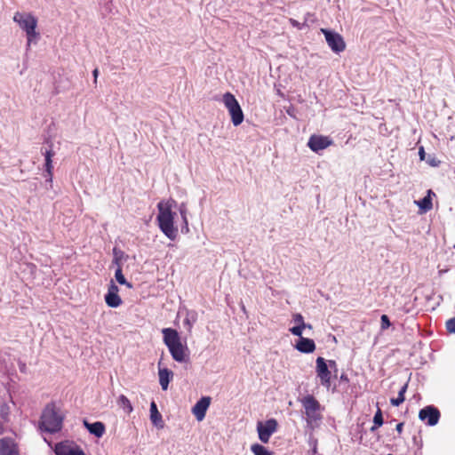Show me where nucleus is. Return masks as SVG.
Wrapping results in <instances>:
<instances>
[{"label":"nucleus","instance_id":"obj_1","mask_svg":"<svg viewBox=\"0 0 455 455\" xmlns=\"http://www.w3.org/2000/svg\"><path fill=\"white\" fill-rule=\"evenodd\" d=\"M164 342L168 347L173 360L179 363H184L188 360V348L183 345L179 332L172 328H164L162 330Z\"/></svg>","mask_w":455,"mask_h":455},{"label":"nucleus","instance_id":"obj_2","mask_svg":"<svg viewBox=\"0 0 455 455\" xmlns=\"http://www.w3.org/2000/svg\"><path fill=\"white\" fill-rule=\"evenodd\" d=\"M64 416L56 408L54 403H49L43 411L40 427L48 433H56L62 427Z\"/></svg>","mask_w":455,"mask_h":455},{"label":"nucleus","instance_id":"obj_3","mask_svg":"<svg viewBox=\"0 0 455 455\" xmlns=\"http://www.w3.org/2000/svg\"><path fill=\"white\" fill-rule=\"evenodd\" d=\"M157 207L159 211L157 220L160 229L168 238L174 240L178 231L173 225L175 213L172 212V204L169 202H160Z\"/></svg>","mask_w":455,"mask_h":455},{"label":"nucleus","instance_id":"obj_4","mask_svg":"<svg viewBox=\"0 0 455 455\" xmlns=\"http://www.w3.org/2000/svg\"><path fill=\"white\" fill-rule=\"evenodd\" d=\"M13 21L26 32L27 46L29 47L31 43L39 37V33L36 31L37 19L32 13L16 12L13 16Z\"/></svg>","mask_w":455,"mask_h":455},{"label":"nucleus","instance_id":"obj_5","mask_svg":"<svg viewBox=\"0 0 455 455\" xmlns=\"http://www.w3.org/2000/svg\"><path fill=\"white\" fill-rule=\"evenodd\" d=\"M300 403L305 410L307 425L312 427L318 426L322 419L321 404L316 398L312 395H307L300 400Z\"/></svg>","mask_w":455,"mask_h":455},{"label":"nucleus","instance_id":"obj_6","mask_svg":"<svg viewBox=\"0 0 455 455\" xmlns=\"http://www.w3.org/2000/svg\"><path fill=\"white\" fill-rule=\"evenodd\" d=\"M223 102L228 110L233 124L235 126L240 125L243 121L244 116L235 96L230 92L225 93L223 96Z\"/></svg>","mask_w":455,"mask_h":455},{"label":"nucleus","instance_id":"obj_7","mask_svg":"<svg viewBox=\"0 0 455 455\" xmlns=\"http://www.w3.org/2000/svg\"><path fill=\"white\" fill-rule=\"evenodd\" d=\"M321 32L324 35L325 40L329 47L334 52H341L346 48V44L343 37L336 32H332L326 28H321Z\"/></svg>","mask_w":455,"mask_h":455},{"label":"nucleus","instance_id":"obj_8","mask_svg":"<svg viewBox=\"0 0 455 455\" xmlns=\"http://www.w3.org/2000/svg\"><path fill=\"white\" fill-rule=\"evenodd\" d=\"M277 427L278 423L275 419H270L265 423L258 422L257 431L259 440L264 443H267L270 436L277 430Z\"/></svg>","mask_w":455,"mask_h":455},{"label":"nucleus","instance_id":"obj_9","mask_svg":"<svg viewBox=\"0 0 455 455\" xmlns=\"http://www.w3.org/2000/svg\"><path fill=\"white\" fill-rule=\"evenodd\" d=\"M315 372L319 378L321 384L329 388L331 387V372L329 370V366L323 357H317L316 359Z\"/></svg>","mask_w":455,"mask_h":455},{"label":"nucleus","instance_id":"obj_10","mask_svg":"<svg viewBox=\"0 0 455 455\" xmlns=\"http://www.w3.org/2000/svg\"><path fill=\"white\" fill-rule=\"evenodd\" d=\"M333 144V140L323 135L313 134L307 141V147L315 153L323 150Z\"/></svg>","mask_w":455,"mask_h":455},{"label":"nucleus","instance_id":"obj_11","mask_svg":"<svg viewBox=\"0 0 455 455\" xmlns=\"http://www.w3.org/2000/svg\"><path fill=\"white\" fill-rule=\"evenodd\" d=\"M440 411L437 408L428 405L421 409L419 412L420 420L427 422L428 426H435L440 419Z\"/></svg>","mask_w":455,"mask_h":455},{"label":"nucleus","instance_id":"obj_12","mask_svg":"<svg viewBox=\"0 0 455 455\" xmlns=\"http://www.w3.org/2000/svg\"><path fill=\"white\" fill-rule=\"evenodd\" d=\"M54 452L56 455H85L78 445L68 442L57 443L54 448Z\"/></svg>","mask_w":455,"mask_h":455},{"label":"nucleus","instance_id":"obj_13","mask_svg":"<svg viewBox=\"0 0 455 455\" xmlns=\"http://www.w3.org/2000/svg\"><path fill=\"white\" fill-rule=\"evenodd\" d=\"M212 398L210 396H203L192 408V413L198 421H202L206 415V411L210 407Z\"/></svg>","mask_w":455,"mask_h":455},{"label":"nucleus","instance_id":"obj_14","mask_svg":"<svg viewBox=\"0 0 455 455\" xmlns=\"http://www.w3.org/2000/svg\"><path fill=\"white\" fill-rule=\"evenodd\" d=\"M118 291L119 289L117 285L113 281H111L108 292L105 295V301L108 307H117L123 303L122 299L118 295Z\"/></svg>","mask_w":455,"mask_h":455},{"label":"nucleus","instance_id":"obj_15","mask_svg":"<svg viewBox=\"0 0 455 455\" xmlns=\"http://www.w3.org/2000/svg\"><path fill=\"white\" fill-rule=\"evenodd\" d=\"M0 455H20L17 443L10 437L1 438Z\"/></svg>","mask_w":455,"mask_h":455},{"label":"nucleus","instance_id":"obj_16","mask_svg":"<svg viewBox=\"0 0 455 455\" xmlns=\"http://www.w3.org/2000/svg\"><path fill=\"white\" fill-rule=\"evenodd\" d=\"M158 376L159 383L163 390H167L170 381L173 378V372L167 369L161 367V362L158 363Z\"/></svg>","mask_w":455,"mask_h":455},{"label":"nucleus","instance_id":"obj_17","mask_svg":"<svg viewBox=\"0 0 455 455\" xmlns=\"http://www.w3.org/2000/svg\"><path fill=\"white\" fill-rule=\"evenodd\" d=\"M55 152L52 150V143L51 142L50 149L46 150L44 153V158H45V172L46 177L49 181L52 180L53 176V165H52V157L54 156Z\"/></svg>","mask_w":455,"mask_h":455},{"label":"nucleus","instance_id":"obj_18","mask_svg":"<svg viewBox=\"0 0 455 455\" xmlns=\"http://www.w3.org/2000/svg\"><path fill=\"white\" fill-rule=\"evenodd\" d=\"M296 348L301 353H313L315 350V344L313 339L300 336L296 344Z\"/></svg>","mask_w":455,"mask_h":455},{"label":"nucleus","instance_id":"obj_19","mask_svg":"<svg viewBox=\"0 0 455 455\" xmlns=\"http://www.w3.org/2000/svg\"><path fill=\"white\" fill-rule=\"evenodd\" d=\"M84 425L91 434L97 437H101L105 433V425L100 421L89 423L88 421L84 420Z\"/></svg>","mask_w":455,"mask_h":455},{"label":"nucleus","instance_id":"obj_20","mask_svg":"<svg viewBox=\"0 0 455 455\" xmlns=\"http://www.w3.org/2000/svg\"><path fill=\"white\" fill-rule=\"evenodd\" d=\"M435 195L434 192L429 189L427 195L421 200L415 201V204L419 207L421 213L427 212L433 208L431 196Z\"/></svg>","mask_w":455,"mask_h":455},{"label":"nucleus","instance_id":"obj_21","mask_svg":"<svg viewBox=\"0 0 455 455\" xmlns=\"http://www.w3.org/2000/svg\"><path fill=\"white\" fill-rule=\"evenodd\" d=\"M293 321L298 323V325L293 326L290 329V331L295 335L300 337L302 335L303 330L306 328L307 323L304 322V318L301 314L293 315Z\"/></svg>","mask_w":455,"mask_h":455},{"label":"nucleus","instance_id":"obj_22","mask_svg":"<svg viewBox=\"0 0 455 455\" xmlns=\"http://www.w3.org/2000/svg\"><path fill=\"white\" fill-rule=\"evenodd\" d=\"M150 419L155 426L161 428L164 427L162 415L158 411L156 403L154 401L150 403Z\"/></svg>","mask_w":455,"mask_h":455},{"label":"nucleus","instance_id":"obj_23","mask_svg":"<svg viewBox=\"0 0 455 455\" xmlns=\"http://www.w3.org/2000/svg\"><path fill=\"white\" fill-rule=\"evenodd\" d=\"M408 388V382L405 383L400 389L398 393V396L396 398H391L390 403L394 406H399L402 404L405 400V393Z\"/></svg>","mask_w":455,"mask_h":455},{"label":"nucleus","instance_id":"obj_24","mask_svg":"<svg viewBox=\"0 0 455 455\" xmlns=\"http://www.w3.org/2000/svg\"><path fill=\"white\" fill-rule=\"evenodd\" d=\"M118 404L120 407L124 409L127 411V413H131L133 410L130 400L124 395H121L118 397Z\"/></svg>","mask_w":455,"mask_h":455},{"label":"nucleus","instance_id":"obj_25","mask_svg":"<svg viewBox=\"0 0 455 455\" xmlns=\"http://www.w3.org/2000/svg\"><path fill=\"white\" fill-rule=\"evenodd\" d=\"M373 426L371 427V431H375L383 424V416L380 408H378L374 417H373Z\"/></svg>","mask_w":455,"mask_h":455},{"label":"nucleus","instance_id":"obj_26","mask_svg":"<svg viewBox=\"0 0 455 455\" xmlns=\"http://www.w3.org/2000/svg\"><path fill=\"white\" fill-rule=\"evenodd\" d=\"M115 277L120 284H125L128 288L132 287V283L126 281V279L123 274L122 267H117L116 273H115Z\"/></svg>","mask_w":455,"mask_h":455},{"label":"nucleus","instance_id":"obj_27","mask_svg":"<svg viewBox=\"0 0 455 455\" xmlns=\"http://www.w3.org/2000/svg\"><path fill=\"white\" fill-rule=\"evenodd\" d=\"M251 451L254 455H272L266 447L259 443L252 444L251 447Z\"/></svg>","mask_w":455,"mask_h":455},{"label":"nucleus","instance_id":"obj_28","mask_svg":"<svg viewBox=\"0 0 455 455\" xmlns=\"http://www.w3.org/2000/svg\"><path fill=\"white\" fill-rule=\"evenodd\" d=\"M113 254H114V260L113 263L116 264L117 267H121V259L124 255V252L116 247L113 249Z\"/></svg>","mask_w":455,"mask_h":455},{"label":"nucleus","instance_id":"obj_29","mask_svg":"<svg viewBox=\"0 0 455 455\" xmlns=\"http://www.w3.org/2000/svg\"><path fill=\"white\" fill-rule=\"evenodd\" d=\"M381 329L386 330L391 325L389 318L387 315H382L380 318Z\"/></svg>","mask_w":455,"mask_h":455},{"label":"nucleus","instance_id":"obj_30","mask_svg":"<svg viewBox=\"0 0 455 455\" xmlns=\"http://www.w3.org/2000/svg\"><path fill=\"white\" fill-rule=\"evenodd\" d=\"M446 329L448 332L455 334V317L446 322Z\"/></svg>","mask_w":455,"mask_h":455},{"label":"nucleus","instance_id":"obj_31","mask_svg":"<svg viewBox=\"0 0 455 455\" xmlns=\"http://www.w3.org/2000/svg\"><path fill=\"white\" fill-rule=\"evenodd\" d=\"M427 162L430 166H433V167H436L440 164V161L438 159H436L435 156L428 157Z\"/></svg>","mask_w":455,"mask_h":455},{"label":"nucleus","instance_id":"obj_32","mask_svg":"<svg viewBox=\"0 0 455 455\" xmlns=\"http://www.w3.org/2000/svg\"><path fill=\"white\" fill-rule=\"evenodd\" d=\"M289 22L291 23V25L292 27L301 29V24L299 21H297L296 20L291 18L289 20Z\"/></svg>","mask_w":455,"mask_h":455},{"label":"nucleus","instance_id":"obj_33","mask_svg":"<svg viewBox=\"0 0 455 455\" xmlns=\"http://www.w3.org/2000/svg\"><path fill=\"white\" fill-rule=\"evenodd\" d=\"M419 156L421 161L425 160L426 153L423 147L419 148Z\"/></svg>","mask_w":455,"mask_h":455},{"label":"nucleus","instance_id":"obj_34","mask_svg":"<svg viewBox=\"0 0 455 455\" xmlns=\"http://www.w3.org/2000/svg\"><path fill=\"white\" fill-rule=\"evenodd\" d=\"M403 425H404V424H403V422H400V423H398V424L396 425L395 429H396V431L398 432V434H402L403 429Z\"/></svg>","mask_w":455,"mask_h":455},{"label":"nucleus","instance_id":"obj_35","mask_svg":"<svg viewBox=\"0 0 455 455\" xmlns=\"http://www.w3.org/2000/svg\"><path fill=\"white\" fill-rule=\"evenodd\" d=\"M92 75H93V78H94V84H97V79H98V76H99V69L98 68H95L93 71H92Z\"/></svg>","mask_w":455,"mask_h":455},{"label":"nucleus","instance_id":"obj_36","mask_svg":"<svg viewBox=\"0 0 455 455\" xmlns=\"http://www.w3.org/2000/svg\"><path fill=\"white\" fill-rule=\"evenodd\" d=\"M180 213H181V215H182V218H183V220H184V221H185L186 225H188V221H187V217H186V212H185V211L180 210Z\"/></svg>","mask_w":455,"mask_h":455},{"label":"nucleus","instance_id":"obj_37","mask_svg":"<svg viewBox=\"0 0 455 455\" xmlns=\"http://www.w3.org/2000/svg\"><path fill=\"white\" fill-rule=\"evenodd\" d=\"M329 366L330 367H336L337 366L336 362L333 361V360H330L329 361Z\"/></svg>","mask_w":455,"mask_h":455},{"label":"nucleus","instance_id":"obj_38","mask_svg":"<svg viewBox=\"0 0 455 455\" xmlns=\"http://www.w3.org/2000/svg\"><path fill=\"white\" fill-rule=\"evenodd\" d=\"M4 427L3 423L0 421V435H1L2 434H4Z\"/></svg>","mask_w":455,"mask_h":455},{"label":"nucleus","instance_id":"obj_39","mask_svg":"<svg viewBox=\"0 0 455 455\" xmlns=\"http://www.w3.org/2000/svg\"><path fill=\"white\" fill-rule=\"evenodd\" d=\"M312 452H313V455L317 454V445H316V443L315 444V446H314V448L312 450Z\"/></svg>","mask_w":455,"mask_h":455},{"label":"nucleus","instance_id":"obj_40","mask_svg":"<svg viewBox=\"0 0 455 455\" xmlns=\"http://www.w3.org/2000/svg\"><path fill=\"white\" fill-rule=\"evenodd\" d=\"M306 328H307V329H312V325H311V324H309V323H307Z\"/></svg>","mask_w":455,"mask_h":455}]
</instances>
